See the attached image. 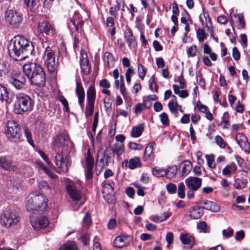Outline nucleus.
Listing matches in <instances>:
<instances>
[{"instance_id": "obj_1", "label": "nucleus", "mask_w": 250, "mask_h": 250, "mask_svg": "<svg viewBox=\"0 0 250 250\" xmlns=\"http://www.w3.org/2000/svg\"><path fill=\"white\" fill-rule=\"evenodd\" d=\"M7 49L10 56L17 61L25 60L34 51L32 42L21 35L16 36L10 41Z\"/></svg>"}, {"instance_id": "obj_2", "label": "nucleus", "mask_w": 250, "mask_h": 250, "mask_svg": "<svg viewBox=\"0 0 250 250\" xmlns=\"http://www.w3.org/2000/svg\"><path fill=\"white\" fill-rule=\"evenodd\" d=\"M24 202L27 211L32 213L44 212L48 207V200L42 194L30 193L25 198Z\"/></svg>"}, {"instance_id": "obj_3", "label": "nucleus", "mask_w": 250, "mask_h": 250, "mask_svg": "<svg viewBox=\"0 0 250 250\" xmlns=\"http://www.w3.org/2000/svg\"><path fill=\"white\" fill-rule=\"evenodd\" d=\"M33 104L31 98L28 95L21 93L16 95L14 106V112L17 114H22L31 110Z\"/></svg>"}, {"instance_id": "obj_4", "label": "nucleus", "mask_w": 250, "mask_h": 250, "mask_svg": "<svg viewBox=\"0 0 250 250\" xmlns=\"http://www.w3.org/2000/svg\"><path fill=\"white\" fill-rule=\"evenodd\" d=\"M20 220V217L13 210H4L0 215V224L5 228H9L16 225Z\"/></svg>"}, {"instance_id": "obj_5", "label": "nucleus", "mask_w": 250, "mask_h": 250, "mask_svg": "<svg viewBox=\"0 0 250 250\" xmlns=\"http://www.w3.org/2000/svg\"><path fill=\"white\" fill-rule=\"evenodd\" d=\"M42 59L48 72L51 74L54 73L57 70V62H56L54 53L50 47L45 48Z\"/></svg>"}, {"instance_id": "obj_6", "label": "nucleus", "mask_w": 250, "mask_h": 250, "mask_svg": "<svg viewBox=\"0 0 250 250\" xmlns=\"http://www.w3.org/2000/svg\"><path fill=\"white\" fill-rule=\"evenodd\" d=\"M67 192L70 198L74 201H79L83 197L79 183L70 182L65 186Z\"/></svg>"}, {"instance_id": "obj_7", "label": "nucleus", "mask_w": 250, "mask_h": 250, "mask_svg": "<svg viewBox=\"0 0 250 250\" xmlns=\"http://www.w3.org/2000/svg\"><path fill=\"white\" fill-rule=\"evenodd\" d=\"M5 20L6 22L14 28H17L21 24L22 18L21 14L13 10L6 12Z\"/></svg>"}, {"instance_id": "obj_8", "label": "nucleus", "mask_w": 250, "mask_h": 250, "mask_svg": "<svg viewBox=\"0 0 250 250\" xmlns=\"http://www.w3.org/2000/svg\"><path fill=\"white\" fill-rule=\"evenodd\" d=\"M58 151L54 158V162L62 172H66L70 165L69 158L66 156L64 157L62 152L60 150Z\"/></svg>"}, {"instance_id": "obj_9", "label": "nucleus", "mask_w": 250, "mask_h": 250, "mask_svg": "<svg viewBox=\"0 0 250 250\" xmlns=\"http://www.w3.org/2000/svg\"><path fill=\"white\" fill-rule=\"evenodd\" d=\"M21 128L14 121L7 122L5 130V134L9 139H13L18 136Z\"/></svg>"}, {"instance_id": "obj_10", "label": "nucleus", "mask_w": 250, "mask_h": 250, "mask_svg": "<svg viewBox=\"0 0 250 250\" xmlns=\"http://www.w3.org/2000/svg\"><path fill=\"white\" fill-rule=\"evenodd\" d=\"M29 79L31 84L39 87L43 86L45 83V76L42 68H39L36 73Z\"/></svg>"}, {"instance_id": "obj_11", "label": "nucleus", "mask_w": 250, "mask_h": 250, "mask_svg": "<svg viewBox=\"0 0 250 250\" xmlns=\"http://www.w3.org/2000/svg\"><path fill=\"white\" fill-rule=\"evenodd\" d=\"M8 81L16 89H21L25 85L26 79L23 74L18 73L12 75L9 78Z\"/></svg>"}, {"instance_id": "obj_12", "label": "nucleus", "mask_w": 250, "mask_h": 250, "mask_svg": "<svg viewBox=\"0 0 250 250\" xmlns=\"http://www.w3.org/2000/svg\"><path fill=\"white\" fill-rule=\"evenodd\" d=\"M30 222L33 228L37 230L44 229L49 225V221L45 216H41L39 218L30 217Z\"/></svg>"}, {"instance_id": "obj_13", "label": "nucleus", "mask_w": 250, "mask_h": 250, "mask_svg": "<svg viewBox=\"0 0 250 250\" xmlns=\"http://www.w3.org/2000/svg\"><path fill=\"white\" fill-rule=\"evenodd\" d=\"M112 162L111 153H109L107 149L104 150L101 154L98 155L97 160V166L101 167H104L108 166L109 164Z\"/></svg>"}, {"instance_id": "obj_14", "label": "nucleus", "mask_w": 250, "mask_h": 250, "mask_svg": "<svg viewBox=\"0 0 250 250\" xmlns=\"http://www.w3.org/2000/svg\"><path fill=\"white\" fill-rule=\"evenodd\" d=\"M235 140L242 150L247 154L250 153V144L247 137L242 133H237L235 136Z\"/></svg>"}, {"instance_id": "obj_15", "label": "nucleus", "mask_w": 250, "mask_h": 250, "mask_svg": "<svg viewBox=\"0 0 250 250\" xmlns=\"http://www.w3.org/2000/svg\"><path fill=\"white\" fill-rule=\"evenodd\" d=\"M38 31L47 35L52 36L55 34V28L48 21H43L39 22L38 25Z\"/></svg>"}, {"instance_id": "obj_16", "label": "nucleus", "mask_w": 250, "mask_h": 250, "mask_svg": "<svg viewBox=\"0 0 250 250\" xmlns=\"http://www.w3.org/2000/svg\"><path fill=\"white\" fill-rule=\"evenodd\" d=\"M94 167V160L91 156L89 151H87L85 157V174L86 179H89L92 178L93 174V168Z\"/></svg>"}, {"instance_id": "obj_17", "label": "nucleus", "mask_w": 250, "mask_h": 250, "mask_svg": "<svg viewBox=\"0 0 250 250\" xmlns=\"http://www.w3.org/2000/svg\"><path fill=\"white\" fill-rule=\"evenodd\" d=\"M69 143V138L68 135L62 133L59 134L53 141V146L54 148L62 147L64 149L66 146H67Z\"/></svg>"}, {"instance_id": "obj_18", "label": "nucleus", "mask_w": 250, "mask_h": 250, "mask_svg": "<svg viewBox=\"0 0 250 250\" xmlns=\"http://www.w3.org/2000/svg\"><path fill=\"white\" fill-rule=\"evenodd\" d=\"M202 179L195 177L189 176L185 180L187 187L192 190H198L202 185Z\"/></svg>"}, {"instance_id": "obj_19", "label": "nucleus", "mask_w": 250, "mask_h": 250, "mask_svg": "<svg viewBox=\"0 0 250 250\" xmlns=\"http://www.w3.org/2000/svg\"><path fill=\"white\" fill-rule=\"evenodd\" d=\"M23 71L28 79H30L32 75H34L37 71L39 68H42L40 65L35 62L26 63L23 66Z\"/></svg>"}, {"instance_id": "obj_20", "label": "nucleus", "mask_w": 250, "mask_h": 250, "mask_svg": "<svg viewBox=\"0 0 250 250\" xmlns=\"http://www.w3.org/2000/svg\"><path fill=\"white\" fill-rule=\"evenodd\" d=\"M132 238L129 235H121L116 237L114 241V246L118 248H122L129 243Z\"/></svg>"}, {"instance_id": "obj_21", "label": "nucleus", "mask_w": 250, "mask_h": 250, "mask_svg": "<svg viewBox=\"0 0 250 250\" xmlns=\"http://www.w3.org/2000/svg\"><path fill=\"white\" fill-rule=\"evenodd\" d=\"M0 166L7 170H14L16 168L15 163L10 157H4L0 158Z\"/></svg>"}, {"instance_id": "obj_22", "label": "nucleus", "mask_w": 250, "mask_h": 250, "mask_svg": "<svg viewBox=\"0 0 250 250\" xmlns=\"http://www.w3.org/2000/svg\"><path fill=\"white\" fill-rule=\"evenodd\" d=\"M76 92L78 99V102L81 108H83L85 93L82 83L80 81H76Z\"/></svg>"}, {"instance_id": "obj_23", "label": "nucleus", "mask_w": 250, "mask_h": 250, "mask_svg": "<svg viewBox=\"0 0 250 250\" xmlns=\"http://www.w3.org/2000/svg\"><path fill=\"white\" fill-rule=\"evenodd\" d=\"M155 143L154 142H151L146 147L143 160L145 161H150L154 159L155 157L154 153L153 151Z\"/></svg>"}, {"instance_id": "obj_24", "label": "nucleus", "mask_w": 250, "mask_h": 250, "mask_svg": "<svg viewBox=\"0 0 250 250\" xmlns=\"http://www.w3.org/2000/svg\"><path fill=\"white\" fill-rule=\"evenodd\" d=\"M194 109H198V110L205 114V117L208 120L211 121L213 119L212 114L209 112L208 108L203 104L200 101H198L194 107Z\"/></svg>"}, {"instance_id": "obj_25", "label": "nucleus", "mask_w": 250, "mask_h": 250, "mask_svg": "<svg viewBox=\"0 0 250 250\" xmlns=\"http://www.w3.org/2000/svg\"><path fill=\"white\" fill-rule=\"evenodd\" d=\"M102 193L103 194V197L105 200L108 203H111L113 199H110L108 196L110 198H113L112 196L113 193V188L110 184H105L102 189Z\"/></svg>"}, {"instance_id": "obj_26", "label": "nucleus", "mask_w": 250, "mask_h": 250, "mask_svg": "<svg viewBox=\"0 0 250 250\" xmlns=\"http://www.w3.org/2000/svg\"><path fill=\"white\" fill-rule=\"evenodd\" d=\"M124 36L130 49L135 48L136 46V42L130 29H127L125 31Z\"/></svg>"}, {"instance_id": "obj_27", "label": "nucleus", "mask_w": 250, "mask_h": 250, "mask_svg": "<svg viewBox=\"0 0 250 250\" xmlns=\"http://www.w3.org/2000/svg\"><path fill=\"white\" fill-rule=\"evenodd\" d=\"M203 208L201 207L196 206L189 210V216L193 219H198L203 215Z\"/></svg>"}, {"instance_id": "obj_28", "label": "nucleus", "mask_w": 250, "mask_h": 250, "mask_svg": "<svg viewBox=\"0 0 250 250\" xmlns=\"http://www.w3.org/2000/svg\"><path fill=\"white\" fill-rule=\"evenodd\" d=\"M202 204L204 205L203 208H205L213 212H218L220 209V207L218 205L210 201L206 200L203 202Z\"/></svg>"}, {"instance_id": "obj_29", "label": "nucleus", "mask_w": 250, "mask_h": 250, "mask_svg": "<svg viewBox=\"0 0 250 250\" xmlns=\"http://www.w3.org/2000/svg\"><path fill=\"white\" fill-rule=\"evenodd\" d=\"M113 153L116 155L118 159L120 158L121 156L125 151V146L123 144L115 143L112 147Z\"/></svg>"}, {"instance_id": "obj_30", "label": "nucleus", "mask_w": 250, "mask_h": 250, "mask_svg": "<svg viewBox=\"0 0 250 250\" xmlns=\"http://www.w3.org/2000/svg\"><path fill=\"white\" fill-rule=\"evenodd\" d=\"M96 98V90L93 85L90 86L86 92V103H94Z\"/></svg>"}, {"instance_id": "obj_31", "label": "nucleus", "mask_w": 250, "mask_h": 250, "mask_svg": "<svg viewBox=\"0 0 250 250\" xmlns=\"http://www.w3.org/2000/svg\"><path fill=\"white\" fill-rule=\"evenodd\" d=\"M234 18H237L239 21V25L242 28H244L245 27V21L244 20V15L242 13L235 14L231 13L230 14V22L232 26V23Z\"/></svg>"}, {"instance_id": "obj_32", "label": "nucleus", "mask_w": 250, "mask_h": 250, "mask_svg": "<svg viewBox=\"0 0 250 250\" xmlns=\"http://www.w3.org/2000/svg\"><path fill=\"white\" fill-rule=\"evenodd\" d=\"M104 62L106 66L113 67L114 65L113 55L109 52H105L104 55Z\"/></svg>"}, {"instance_id": "obj_33", "label": "nucleus", "mask_w": 250, "mask_h": 250, "mask_svg": "<svg viewBox=\"0 0 250 250\" xmlns=\"http://www.w3.org/2000/svg\"><path fill=\"white\" fill-rule=\"evenodd\" d=\"M180 239L184 245H188L191 248L194 244V238L187 234H181Z\"/></svg>"}, {"instance_id": "obj_34", "label": "nucleus", "mask_w": 250, "mask_h": 250, "mask_svg": "<svg viewBox=\"0 0 250 250\" xmlns=\"http://www.w3.org/2000/svg\"><path fill=\"white\" fill-rule=\"evenodd\" d=\"M0 100L5 101L6 103H10L11 102L6 88L1 84H0Z\"/></svg>"}, {"instance_id": "obj_35", "label": "nucleus", "mask_w": 250, "mask_h": 250, "mask_svg": "<svg viewBox=\"0 0 250 250\" xmlns=\"http://www.w3.org/2000/svg\"><path fill=\"white\" fill-rule=\"evenodd\" d=\"M183 175H187L192 168V164L188 160L182 162L180 164Z\"/></svg>"}, {"instance_id": "obj_36", "label": "nucleus", "mask_w": 250, "mask_h": 250, "mask_svg": "<svg viewBox=\"0 0 250 250\" xmlns=\"http://www.w3.org/2000/svg\"><path fill=\"white\" fill-rule=\"evenodd\" d=\"M141 167L140 159L138 157L130 159L128 161V168L130 169H134L137 167Z\"/></svg>"}, {"instance_id": "obj_37", "label": "nucleus", "mask_w": 250, "mask_h": 250, "mask_svg": "<svg viewBox=\"0 0 250 250\" xmlns=\"http://www.w3.org/2000/svg\"><path fill=\"white\" fill-rule=\"evenodd\" d=\"M144 130V125L143 124H139L132 128L131 130L132 136L138 138L140 136Z\"/></svg>"}, {"instance_id": "obj_38", "label": "nucleus", "mask_w": 250, "mask_h": 250, "mask_svg": "<svg viewBox=\"0 0 250 250\" xmlns=\"http://www.w3.org/2000/svg\"><path fill=\"white\" fill-rule=\"evenodd\" d=\"M80 65L82 72L84 75H87L90 70V65L88 60L80 61Z\"/></svg>"}, {"instance_id": "obj_39", "label": "nucleus", "mask_w": 250, "mask_h": 250, "mask_svg": "<svg viewBox=\"0 0 250 250\" xmlns=\"http://www.w3.org/2000/svg\"><path fill=\"white\" fill-rule=\"evenodd\" d=\"M172 98H174L175 101L169 102L168 104V107L170 111L173 114H177L178 111V104L176 97L175 95H172Z\"/></svg>"}, {"instance_id": "obj_40", "label": "nucleus", "mask_w": 250, "mask_h": 250, "mask_svg": "<svg viewBox=\"0 0 250 250\" xmlns=\"http://www.w3.org/2000/svg\"><path fill=\"white\" fill-rule=\"evenodd\" d=\"M181 21L182 23L185 24V30L187 32L190 31L189 24L191 23V20H190V15L186 12V16L182 17L181 18Z\"/></svg>"}, {"instance_id": "obj_41", "label": "nucleus", "mask_w": 250, "mask_h": 250, "mask_svg": "<svg viewBox=\"0 0 250 250\" xmlns=\"http://www.w3.org/2000/svg\"><path fill=\"white\" fill-rule=\"evenodd\" d=\"M59 250H78V248L74 242L69 241L62 245Z\"/></svg>"}, {"instance_id": "obj_42", "label": "nucleus", "mask_w": 250, "mask_h": 250, "mask_svg": "<svg viewBox=\"0 0 250 250\" xmlns=\"http://www.w3.org/2000/svg\"><path fill=\"white\" fill-rule=\"evenodd\" d=\"M173 88L175 94L178 95L180 97L186 98L188 96V91L186 90H180L178 85L174 84L173 85Z\"/></svg>"}, {"instance_id": "obj_43", "label": "nucleus", "mask_w": 250, "mask_h": 250, "mask_svg": "<svg viewBox=\"0 0 250 250\" xmlns=\"http://www.w3.org/2000/svg\"><path fill=\"white\" fill-rule=\"evenodd\" d=\"M177 171V168L176 166L169 167L167 168L166 169V176L169 179H171L175 176Z\"/></svg>"}, {"instance_id": "obj_44", "label": "nucleus", "mask_w": 250, "mask_h": 250, "mask_svg": "<svg viewBox=\"0 0 250 250\" xmlns=\"http://www.w3.org/2000/svg\"><path fill=\"white\" fill-rule=\"evenodd\" d=\"M152 173L155 176L157 177L166 176V169L161 168L158 167H155L152 169Z\"/></svg>"}, {"instance_id": "obj_45", "label": "nucleus", "mask_w": 250, "mask_h": 250, "mask_svg": "<svg viewBox=\"0 0 250 250\" xmlns=\"http://www.w3.org/2000/svg\"><path fill=\"white\" fill-rule=\"evenodd\" d=\"M229 113L228 112H225L222 117L220 125L222 126L223 129H227L229 127Z\"/></svg>"}, {"instance_id": "obj_46", "label": "nucleus", "mask_w": 250, "mask_h": 250, "mask_svg": "<svg viewBox=\"0 0 250 250\" xmlns=\"http://www.w3.org/2000/svg\"><path fill=\"white\" fill-rule=\"evenodd\" d=\"M205 157L208 167L211 169L214 168L216 167V164L214 162V155L213 154L206 155Z\"/></svg>"}, {"instance_id": "obj_47", "label": "nucleus", "mask_w": 250, "mask_h": 250, "mask_svg": "<svg viewBox=\"0 0 250 250\" xmlns=\"http://www.w3.org/2000/svg\"><path fill=\"white\" fill-rule=\"evenodd\" d=\"M94 103H86L85 115L86 117L91 116L94 111Z\"/></svg>"}, {"instance_id": "obj_48", "label": "nucleus", "mask_w": 250, "mask_h": 250, "mask_svg": "<svg viewBox=\"0 0 250 250\" xmlns=\"http://www.w3.org/2000/svg\"><path fill=\"white\" fill-rule=\"evenodd\" d=\"M41 169L44 171L50 178L52 179H56L58 177L57 175L54 174L49 169L44 167L41 163H39Z\"/></svg>"}, {"instance_id": "obj_49", "label": "nucleus", "mask_w": 250, "mask_h": 250, "mask_svg": "<svg viewBox=\"0 0 250 250\" xmlns=\"http://www.w3.org/2000/svg\"><path fill=\"white\" fill-rule=\"evenodd\" d=\"M197 37L200 42H203L207 38V34L203 28H199L196 32Z\"/></svg>"}, {"instance_id": "obj_50", "label": "nucleus", "mask_w": 250, "mask_h": 250, "mask_svg": "<svg viewBox=\"0 0 250 250\" xmlns=\"http://www.w3.org/2000/svg\"><path fill=\"white\" fill-rule=\"evenodd\" d=\"M118 0H116V4L111 7L109 11L110 14L113 16L115 18L117 16L118 11L120 10L121 7L120 3Z\"/></svg>"}, {"instance_id": "obj_51", "label": "nucleus", "mask_w": 250, "mask_h": 250, "mask_svg": "<svg viewBox=\"0 0 250 250\" xmlns=\"http://www.w3.org/2000/svg\"><path fill=\"white\" fill-rule=\"evenodd\" d=\"M197 228L204 233H209L210 231V228L208 226L207 224L205 221L200 222L197 224Z\"/></svg>"}, {"instance_id": "obj_52", "label": "nucleus", "mask_w": 250, "mask_h": 250, "mask_svg": "<svg viewBox=\"0 0 250 250\" xmlns=\"http://www.w3.org/2000/svg\"><path fill=\"white\" fill-rule=\"evenodd\" d=\"M236 167L234 164L227 165L222 170V173L224 175H228L230 174L232 170H235Z\"/></svg>"}, {"instance_id": "obj_53", "label": "nucleus", "mask_w": 250, "mask_h": 250, "mask_svg": "<svg viewBox=\"0 0 250 250\" xmlns=\"http://www.w3.org/2000/svg\"><path fill=\"white\" fill-rule=\"evenodd\" d=\"M159 117L162 124L165 126H168L169 125V120L168 116L167 113L165 112L162 113L160 115Z\"/></svg>"}, {"instance_id": "obj_54", "label": "nucleus", "mask_w": 250, "mask_h": 250, "mask_svg": "<svg viewBox=\"0 0 250 250\" xmlns=\"http://www.w3.org/2000/svg\"><path fill=\"white\" fill-rule=\"evenodd\" d=\"M138 73L139 78L144 80L146 73V69L143 65L140 64L138 66Z\"/></svg>"}, {"instance_id": "obj_55", "label": "nucleus", "mask_w": 250, "mask_h": 250, "mask_svg": "<svg viewBox=\"0 0 250 250\" xmlns=\"http://www.w3.org/2000/svg\"><path fill=\"white\" fill-rule=\"evenodd\" d=\"M215 141L216 143L220 148H224L226 147L227 143L220 135H217L215 137Z\"/></svg>"}, {"instance_id": "obj_56", "label": "nucleus", "mask_w": 250, "mask_h": 250, "mask_svg": "<svg viewBox=\"0 0 250 250\" xmlns=\"http://www.w3.org/2000/svg\"><path fill=\"white\" fill-rule=\"evenodd\" d=\"M149 87L152 91L157 92L158 87L156 84V79L154 75L149 80Z\"/></svg>"}, {"instance_id": "obj_57", "label": "nucleus", "mask_w": 250, "mask_h": 250, "mask_svg": "<svg viewBox=\"0 0 250 250\" xmlns=\"http://www.w3.org/2000/svg\"><path fill=\"white\" fill-rule=\"evenodd\" d=\"M247 184V180L246 179H242L241 181H237L234 184L235 188L237 189H240L244 188Z\"/></svg>"}, {"instance_id": "obj_58", "label": "nucleus", "mask_w": 250, "mask_h": 250, "mask_svg": "<svg viewBox=\"0 0 250 250\" xmlns=\"http://www.w3.org/2000/svg\"><path fill=\"white\" fill-rule=\"evenodd\" d=\"M58 100L63 105V110L66 112H68L69 111V108L68 103L67 100L62 95L58 97Z\"/></svg>"}, {"instance_id": "obj_59", "label": "nucleus", "mask_w": 250, "mask_h": 250, "mask_svg": "<svg viewBox=\"0 0 250 250\" xmlns=\"http://www.w3.org/2000/svg\"><path fill=\"white\" fill-rule=\"evenodd\" d=\"M185 186L183 182H181L178 184V195L181 198H184L185 196Z\"/></svg>"}, {"instance_id": "obj_60", "label": "nucleus", "mask_w": 250, "mask_h": 250, "mask_svg": "<svg viewBox=\"0 0 250 250\" xmlns=\"http://www.w3.org/2000/svg\"><path fill=\"white\" fill-rule=\"evenodd\" d=\"M99 122V112H96L94 114L93 118V123L92 125V130L95 132Z\"/></svg>"}, {"instance_id": "obj_61", "label": "nucleus", "mask_w": 250, "mask_h": 250, "mask_svg": "<svg viewBox=\"0 0 250 250\" xmlns=\"http://www.w3.org/2000/svg\"><path fill=\"white\" fill-rule=\"evenodd\" d=\"M197 52V46L192 45L190 46L187 50V54L188 57H193L195 56Z\"/></svg>"}, {"instance_id": "obj_62", "label": "nucleus", "mask_w": 250, "mask_h": 250, "mask_svg": "<svg viewBox=\"0 0 250 250\" xmlns=\"http://www.w3.org/2000/svg\"><path fill=\"white\" fill-rule=\"evenodd\" d=\"M167 189L169 193L173 194L176 192L177 187L173 183H169L167 185Z\"/></svg>"}, {"instance_id": "obj_63", "label": "nucleus", "mask_w": 250, "mask_h": 250, "mask_svg": "<svg viewBox=\"0 0 250 250\" xmlns=\"http://www.w3.org/2000/svg\"><path fill=\"white\" fill-rule=\"evenodd\" d=\"M83 225L87 227L89 225H90L92 223L91 219L89 213L88 212H87L83 218Z\"/></svg>"}, {"instance_id": "obj_64", "label": "nucleus", "mask_w": 250, "mask_h": 250, "mask_svg": "<svg viewBox=\"0 0 250 250\" xmlns=\"http://www.w3.org/2000/svg\"><path fill=\"white\" fill-rule=\"evenodd\" d=\"M99 85L101 87L105 89L109 88L110 87L109 82L106 79L101 80L99 82Z\"/></svg>"}]
</instances>
